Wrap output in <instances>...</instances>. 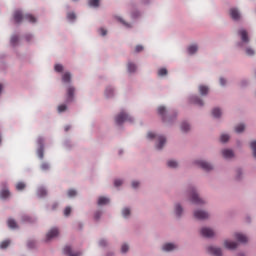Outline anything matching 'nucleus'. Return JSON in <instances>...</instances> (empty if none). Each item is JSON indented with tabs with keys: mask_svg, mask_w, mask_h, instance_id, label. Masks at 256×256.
Masks as SVG:
<instances>
[{
	"mask_svg": "<svg viewBox=\"0 0 256 256\" xmlns=\"http://www.w3.org/2000/svg\"><path fill=\"white\" fill-rule=\"evenodd\" d=\"M13 19L16 24H21L23 21H28L29 23H35L37 21V19L33 15H24L20 10H16L14 12Z\"/></svg>",
	"mask_w": 256,
	"mask_h": 256,
	"instance_id": "obj_1",
	"label": "nucleus"
},
{
	"mask_svg": "<svg viewBox=\"0 0 256 256\" xmlns=\"http://www.w3.org/2000/svg\"><path fill=\"white\" fill-rule=\"evenodd\" d=\"M147 138H149V139L157 138L159 143L156 144V149H158V150H162L164 145L167 142V139L164 136H157L155 133H152V132H149L147 134Z\"/></svg>",
	"mask_w": 256,
	"mask_h": 256,
	"instance_id": "obj_2",
	"label": "nucleus"
},
{
	"mask_svg": "<svg viewBox=\"0 0 256 256\" xmlns=\"http://www.w3.org/2000/svg\"><path fill=\"white\" fill-rule=\"evenodd\" d=\"M125 121L133 122V118L124 112L120 113L115 118V122L117 125H122Z\"/></svg>",
	"mask_w": 256,
	"mask_h": 256,
	"instance_id": "obj_3",
	"label": "nucleus"
},
{
	"mask_svg": "<svg viewBox=\"0 0 256 256\" xmlns=\"http://www.w3.org/2000/svg\"><path fill=\"white\" fill-rule=\"evenodd\" d=\"M60 234L58 228H52L47 234H46V241H50L56 237H58Z\"/></svg>",
	"mask_w": 256,
	"mask_h": 256,
	"instance_id": "obj_4",
	"label": "nucleus"
},
{
	"mask_svg": "<svg viewBox=\"0 0 256 256\" xmlns=\"http://www.w3.org/2000/svg\"><path fill=\"white\" fill-rule=\"evenodd\" d=\"M191 201L195 204H204L205 201L202 200L199 195L196 193L195 189L191 191Z\"/></svg>",
	"mask_w": 256,
	"mask_h": 256,
	"instance_id": "obj_5",
	"label": "nucleus"
},
{
	"mask_svg": "<svg viewBox=\"0 0 256 256\" xmlns=\"http://www.w3.org/2000/svg\"><path fill=\"white\" fill-rule=\"evenodd\" d=\"M194 217L198 220H205L209 218V214L202 210H197L194 212Z\"/></svg>",
	"mask_w": 256,
	"mask_h": 256,
	"instance_id": "obj_6",
	"label": "nucleus"
},
{
	"mask_svg": "<svg viewBox=\"0 0 256 256\" xmlns=\"http://www.w3.org/2000/svg\"><path fill=\"white\" fill-rule=\"evenodd\" d=\"M75 91H76V89L73 86H70V87L67 88L66 102L69 103V102L73 101L74 95H75Z\"/></svg>",
	"mask_w": 256,
	"mask_h": 256,
	"instance_id": "obj_7",
	"label": "nucleus"
},
{
	"mask_svg": "<svg viewBox=\"0 0 256 256\" xmlns=\"http://www.w3.org/2000/svg\"><path fill=\"white\" fill-rule=\"evenodd\" d=\"M201 235L206 238H211L215 236V232L211 228H202L201 229Z\"/></svg>",
	"mask_w": 256,
	"mask_h": 256,
	"instance_id": "obj_8",
	"label": "nucleus"
},
{
	"mask_svg": "<svg viewBox=\"0 0 256 256\" xmlns=\"http://www.w3.org/2000/svg\"><path fill=\"white\" fill-rule=\"evenodd\" d=\"M238 35L240 36L243 43H249V34L245 29H240L238 31Z\"/></svg>",
	"mask_w": 256,
	"mask_h": 256,
	"instance_id": "obj_9",
	"label": "nucleus"
},
{
	"mask_svg": "<svg viewBox=\"0 0 256 256\" xmlns=\"http://www.w3.org/2000/svg\"><path fill=\"white\" fill-rule=\"evenodd\" d=\"M230 17L234 21H239V20H241V13H239V10L232 8V9H230Z\"/></svg>",
	"mask_w": 256,
	"mask_h": 256,
	"instance_id": "obj_10",
	"label": "nucleus"
},
{
	"mask_svg": "<svg viewBox=\"0 0 256 256\" xmlns=\"http://www.w3.org/2000/svg\"><path fill=\"white\" fill-rule=\"evenodd\" d=\"M207 252L211 255L214 256H221V248H217V247H213V246H209L207 248Z\"/></svg>",
	"mask_w": 256,
	"mask_h": 256,
	"instance_id": "obj_11",
	"label": "nucleus"
},
{
	"mask_svg": "<svg viewBox=\"0 0 256 256\" xmlns=\"http://www.w3.org/2000/svg\"><path fill=\"white\" fill-rule=\"evenodd\" d=\"M196 164L199 165L202 169H204L205 171H211L213 169L212 165L205 162V161H196Z\"/></svg>",
	"mask_w": 256,
	"mask_h": 256,
	"instance_id": "obj_12",
	"label": "nucleus"
},
{
	"mask_svg": "<svg viewBox=\"0 0 256 256\" xmlns=\"http://www.w3.org/2000/svg\"><path fill=\"white\" fill-rule=\"evenodd\" d=\"M63 253L65 255H68V256H81L82 255V253H80V252L72 253V247L71 246L64 247Z\"/></svg>",
	"mask_w": 256,
	"mask_h": 256,
	"instance_id": "obj_13",
	"label": "nucleus"
},
{
	"mask_svg": "<svg viewBox=\"0 0 256 256\" xmlns=\"http://www.w3.org/2000/svg\"><path fill=\"white\" fill-rule=\"evenodd\" d=\"M0 197H1L2 199H8V198H10V197H11V192H10V190H9L8 188H6V187L2 188L1 191H0Z\"/></svg>",
	"mask_w": 256,
	"mask_h": 256,
	"instance_id": "obj_14",
	"label": "nucleus"
},
{
	"mask_svg": "<svg viewBox=\"0 0 256 256\" xmlns=\"http://www.w3.org/2000/svg\"><path fill=\"white\" fill-rule=\"evenodd\" d=\"M237 243L236 242H233V241H229V240H226L224 242V246L225 248L229 249V250H234L236 247H237Z\"/></svg>",
	"mask_w": 256,
	"mask_h": 256,
	"instance_id": "obj_15",
	"label": "nucleus"
},
{
	"mask_svg": "<svg viewBox=\"0 0 256 256\" xmlns=\"http://www.w3.org/2000/svg\"><path fill=\"white\" fill-rule=\"evenodd\" d=\"M222 155L226 159H231L234 156L233 150L225 149V150L222 151Z\"/></svg>",
	"mask_w": 256,
	"mask_h": 256,
	"instance_id": "obj_16",
	"label": "nucleus"
},
{
	"mask_svg": "<svg viewBox=\"0 0 256 256\" xmlns=\"http://www.w3.org/2000/svg\"><path fill=\"white\" fill-rule=\"evenodd\" d=\"M190 101L195 105L204 106V102L199 97L193 96L191 97Z\"/></svg>",
	"mask_w": 256,
	"mask_h": 256,
	"instance_id": "obj_17",
	"label": "nucleus"
},
{
	"mask_svg": "<svg viewBox=\"0 0 256 256\" xmlns=\"http://www.w3.org/2000/svg\"><path fill=\"white\" fill-rule=\"evenodd\" d=\"M235 238L240 242V243H246L247 242V236L241 234V233H236Z\"/></svg>",
	"mask_w": 256,
	"mask_h": 256,
	"instance_id": "obj_18",
	"label": "nucleus"
},
{
	"mask_svg": "<svg viewBox=\"0 0 256 256\" xmlns=\"http://www.w3.org/2000/svg\"><path fill=\"white\" fill-rule=\"evenodd\" d=\"M176 248H177V246L175 244H173V243H167V244L163 245V247H162V249L164 251H173Z\"/></svg>",
	"mask_w": 256,
	"mask_h": 256,
	"instance_id": "obj_19",
	"label": "nucleus"
},
{
	"mask_svg": "<svg viewBox=\"0 0 256 256\" xmlns=\"http://www.w3.org/2000/svg\"><path fill=\"white\" fill-rule=\"evenodd\" d=\"M110 203V199L106 198V197H99L98 199V205L102 206V205H107Z\"/></svg>",
	"mask_w": 256,
	"mask_h": 256,
	"instance_id": "obj_20",
	"label": "nucleus"
},
{
	"mask_svg": "<svg viewBox=\"0 0 256 256\" xmlns=\"http://www.w3.org/2000/svg\"><path fill=\"white\" fill-rule=\"evenodd\" d=\"M72 79V75L69 72H66L63 76H62V81L64 83H70Z\"/></svg>",
	"mask_w": 256,
	"mask_h": 256,
	"instance_id": "obj_21",
	"label": "nucleus"
},
{
	"mask_svg": "<svg viewBox=\"0 0 256 256\" xmlns=\"http://www.w3.org/2000/svg\"><path fill=\"white\" fill-rule=\"evenodd\" d=\"M7 224H8V227L11 229L18 228V224L14 219H8Z\"/></svg>",
	"mask_w": 256,
	"mask_h": 256,
	"instance_id": "obj_22",
	"label": "nucleus"
},
{
	"mask_svg": "<svg viewBox=\"0 0 256 256\" xmlns=\"http://www.w3.org/2000/svg\"><path fill=\"white\" fill-rule=\"evenodd\" d=\"M199 92L202 96H205L209 93V88L207 86H199Z\"/></svg>",
	"mask_w": 256,
	"mask_h": 256,
	"instance_id": "obj_23",
	"label": "nucleus"
},
{
	"mask_svg": "<svg viewBox=\"0 0 256 256\" xmlns=\"http://www.w3.org/2000/svg\"><path fill=\"white\" fill-rule=\"evenodd\" d=\"M167 110L164 106H160L158 108V114L161 115L163 121H165V114H166Z\"/></svg>",
	"mask_w": 256,
	"mask_h": 256,
	"instance_id": "obj_24",
	"label": "nucleus"
},
{
	"mask_svg": "<svg viewBox=\"0 0 256 256\" xmlns=\"http://www.w3.org/2000/svg\"><path fill=\"white\" fill-rule=\"evenodd\" d=\"M197 52H198V46L197 45H191L190 47H188V53L190 55H193Z\"/></svg>",
	"mask_w": 256,
	"mask_h": 256,
	"instance_id": "obj_25",
	"label": "nucleus"
},
{
	"mask_svg": "<svg viewBox=\"0 0 256 256\" xmlns=\"http://www.w3.org/2000/svg\"><path fill=\"white\" fill-rule=\"evenodd\" d=\"M182 213H183L182 206L181 205H176L175 206V214H176V216L177 217H181Z\"/></svg>",
	"mask_w": 256,
	"mask_h": 256,
	"instance_id": "obj_26",
	"label": "nucleus"
},
{
	"mask_svg": "<svg viewBox=\"0 0 256 256\" xmlns=\"http://www.w3.org/2000/svg\"><path fill=\"white\" fill-rule=\"evenodd\" d=\"M127 69L129 73H133V72H136L137 66L133 63H128Z\"/></svg>",
	"mask_w": 256,
	"mask_h": 256,
	"instance_id": "obj_27",
	"label": "nucleus"
},
{
	"mask_svg": "<svg viewBox=\"0 0 256 256\" xmlns=\"http://www.w3.org/2000/svg\"><path fill=\"white\" fill-rule=\"evenodd\" d=\"M89 6L91 7H99L100 6V0H89L88 1Z\"/></svg>",
	"mask_w": 256,
	"mask_h": 256,
	"instance_id": "obj_28",
	"label": "nucleus"
},
{
	"mask_svg": "<svg viewBox=\"0 0 256 256\" xmlns=\"http://www.w3.org/2000/svg\"><path fill=\"white\" fill-rule=\"evenodd\" d=\"M212 116L214 118H219L221 117V110L219 108H215L212 110Z\"/></svg>",
	"mask_w": 256,
	"mask_h": 256,
	"instance_id": "obj_29",
	"label": "nucleus"
},
{
	"mask_svg": "<svg viewBox=\"0 0 256 256\" xmlns=\"http://www.w3.org/2000/svg\"><path fill=\"white\" fill-rule=\"evenodd\" d=\"M190 129H191V127H190V125L187 122H183L181 124V130L183 132H188V131H190Z\"/></svg>",
	"mask_w": 256,
	"mask_h": 256,
	"instance_id": "obj_30",
	"label": "nucleus"
},
{
	"mask_svg": "<svg viewBox=\"0 0 256 256\" xmlns=\"http://www.w3.org/2000/svg\"><path fill=\"white\" fill-rule=\"evenodd\" d=\"M37 195L39 197H45V196H47V190L44 188H39L37 191Z\"/></svg>",
	"mask_w": 256,
	"mask_h": 256,
	"instance_id": "obj_31",
	"label": "nucleus"
},
{
	"mask_svg": "<svg viewBox=\"0 0 256 256\" xmlns=\"http://www.w3.org/2000/svg\"><path fill=\"white\" fill-rule=\"evenodd\" d=\"M167 166H168L169 168H177V167H178V162H176V161H174V160H169V161L167 162Z\"/></svg>",
	"mask_w": 256,
	"mask_h": 256,
	"instance_id": "obj_32",
	"label": "nucleus"
},
{
	"mask_svg": "<svg viewBox=\"0 0 256 256\" xmlns=\"http://www.w3.org/2000/svg\"><path fill=\"white\" fill-rule=\"evenodd\" d=\"M235 131H236L237 133H242V132H244V131H245V125H243V124L237 125V126L235 127Z\"/></svg>",
	"mask_w": 256,
	"mask_h": 256,
	"instance_id": "obj_33",
	"label": "nucleus"
},
{
	"mask_svg": "<svg viewBox=\"0 0 256 256\" xmlns=\"http://www.w3.org/2000/svg\"><path fill=\"white\" fill-rule=\"evenodd\" d=\"M168 75V70L166 68H161L159 71H158V76L160 77H164Z\"/></svg>",
	"mask_w": 256,
	"mask_h": 256,
	"instance_id": "obj_34",
	"label": "nucleus"
},
{
	"mask_svg": "<svg viewBox=\"0 0 256 256\" xmlns=\"http://www.w3.org/2000/svg\"><path fill=\"white\" fill-rule=\"evenodd\" d=\"M26 188V184L23 182H19L18 184H16V190L18 191H22Z\"/></svg>",
	"mask_w": 256,
	"mask_h": 256,
	"instance_id": "obj_35",
	"label": "nucleus"
},
{
	"mask_svg": "<svg viewBox=\"0 0 256 256\" xmlns=\"http://www.w3.org/2000/svg\"><path fill=\"white\" fill-rule=\"evenodd\" d=\"M122 215L124 218H128L131 215V210L128 208H125L122 210Z\"/></svg>",
	"mask_w": 256,
	"mask_h": 256,
	"instance_id": "obj_36",
	"label": "nucleus"
},
{
	"mask_svg": "<svg viewBox=\"0 0 256 256\" xmlns=\"http://www.w3.org/2000/svg\"><path fill=\"white\" fill-rule=\"evenodd\" d=\"M113 92H114L113 88L108 87V88L106 89V91H105V94H106V96L109 98V97H112V96H113Z\"/></svg>",
	"mask_w": 256,
	"mask_h": 256,
	"instance_id": "obj_37",
	"label": "nucleus"
},
{
	"mask_svg": "<svg viewBox=\"0 0 256 256\" xmlns=\"http://www.w3.org/2000/svg\"><path fill=\"white\" fill-rule=\"evenodd\" d=\"M10 245V241L9 240H5L0 244V248L1 249H6L8 246Z\"/></svg>",
	"mask_w": 256,
	"mask_h": 256,
	"instance_id": "obj_38",
	"label": "nucleus"
},
{
	"mask_svg": "<svg viewBox=\"0 0 256 256\" xmlns=\"http://www.w3.org/2000/svg\"><path fill=\"white\" fill-rule=\"evenodd\" d=\"M220 141H221L222 143H226L227 141H229V135H227V134L221 135Z\"/></svg>",
	"mask_w": 256,
	"mask_h": 256,
	"instance_id": "obj_39",
	"label": "nucleus"
},
{
	"mask_svg": "<svg viewBox=\"0 0 256 256\" xmlns=\"http://www.w3.org/2000/svg\"><path fill=\"white\" fill-rule=\"evenodd\" d=\"M54 69L56 72L61 73V72H63L64 67L60 64H57V65H55Z\"/></svg>",
	"mask_w": 256,
	"mask_h": 256,
	"instance_id": "obj_40",
	"label": "nucleus"
},
{
	"mask_svg": "<svg viewBox=\"0 0 256 256\" xmlns=\"http://www.w3.org/2000/svg\"><path fill=\"white\" fill-rule=\"evenodd\" d=\"M18 41H19V37L18 36H12L11 37L10 42H11L12 45H16L18 43Z\"/></svg>",
	"mask_w": 256,
	"mask_h": 256,
	"instance_id": "obj_41",
	"label": "nucleus"
},
{
	"mask_svg": "<svg viewBox=\"0 0 256 256\" xmlns=\"http://www.w3.org/2000/svg\"><path fill=\"white\" fill-rule=\"evenodd\" d=\"M50 169V165L48 163H42L41 164V170L47 171Z\"/></svg>",
	"mask_w": 256,
	"mask_h": 256,
	"instance_id": "obj_42",
	"label": "nucleus"
},
{
	"mask_svg": "<svg viewBox=\"0 0 256 256\" xmlns=\"http://www.w3.org/2000/svg\"><path fill=\"white\" fill-rule=\"evenodd\" d=\"M72 212V208L71 207H66L64 210V216L68 217Z\"/></svg>",
	"mask_w": 256,
	"mask_h": 256,
	"instance_id": "obj_43",
	"label": "nucleus"
},
{
	"mask_svg": "<svg viewBox=\"0 0 256 256\" xmlns=\"http://www.w3.org/2000/svg\"><path fill=\"white\" fill-rule=\"evenodd\" d=\"M37 155L40 159H43L44 158V149L43 148H40L38 151H37Z\"/></svg>",
	"mask_w": 256,
	"mask_h": 256,
	"instance_id": "obj_44",
	"label": "nucleus"
},
{
	"mask_svg": "<svg viewBox=\"0 0 256 256\" xmlns=\"http://www.w3.org/2000/svg\"><path fill=\"white\" fill-rule=\"evenodd\" d=\"M57 110H58L59 113L65 112L67 110V106L66 105H60V106H58Z\"/></svg>",
	"mask_w": 256,
	"mask_h": 256,
	"instance_id": "obj_45",
	"label": "nucleus"
},
{
	"mask_svg": "<svg viewBox=\"0 0 256 256\" xmlns=\"http://www.w3.org/2000/svg\"><path fill=\"white\" fill-rule=\"evenodd\" d=\"M67 194H68V197L72 198V197H75L77 195V191L76 190H69Z\"/></svg>",
	"mask_w": 256,
	"mask_h": 256,
	"instance_id": "obj_46",
	"label": "nucleus"
},
{
	"mask_svg": "<svg viewBox=\"0 0 256 256\" xmlns=\"http://www.w3.org/2000/svg\"><path fill=\"white\" fill-rule=\"evenodd\" d=\"M128 250H129V246L127 244L122 245V247H121L122 253H126V252H128Z\"/></svg>",
	"mask_w": 256,
	"mask_h": 256,
	"instance_id": "obj_47",
	"label": "nucleus"
},
{
	"mask_svg": "<svg viewBox=\"0 0 256 256\" xmlns=\"http://www.w3.org/2000/svg\"><path fill=\"white\" fill-rule=\"evenodd\" d=\"M68 20L73 21L76 19V15L74 13H69L67 15Z\"/></svg>",
	"mask_w": 256,
	"mask_h": 256,
	"instance_id": "obj_48",
	"label": "nucleus"
},
{
	"mask_svg": "<svg viewBox=\"0 0 256 256\" xmlns=\"http://www.w3.org/2000/svg\"><path fill=\"white\" fill-rule=\"evenodd\" d=\"M143 50H144V47L141 46V45L135 47V52H136V53H140V52H142Z\"/></svg>",
	"mask_w": 256,
	"mask_h": 256,
	"instance_id": "obj_49",
	"label": "nucleus"
},
{
	"mask_svg": "<svg viewBox=\"0 0 256 256\" xmlns=\"http://www.w3.org/2000/svg\"><path fill=\"white\" fill-rule=\"evenodd\" d=\"M101 216H102V212H101V211H97V212L95 213V215H94V218H95L96 220H99V219L101 218Z\"/></svg>",
	"mask_w": 256,
	"mask_h": 256,
	"instance_id": "obj_50",
	"label": "nucleus"
},
{
	"mask_svg": "<svg viewBox=\"0 0 256 256\" xmlns=\"http://www.w3.org/2000/svg\"><path fill=\"white\" fill-rule=\"evenodd\" d=\"M122 184H123L122 180H115L114 181V186H116V187H120Z\"/></svg>",
	"mask_w": 256,
	"mask_h": 256,
	"instance_id": "obj_51",
	"label": "nucleus"
},
{
	"mask_svg": "<svg viewBox=\"0 0 256 256\" xmlns=\"http://www.w3.org/2000/svg\"><path fill=\"white\" fill-rule=\"evenodd\" d=\"M139 186H140V183H139L138 181H133V182H132V187H133L134 189L138 188Z\"/></svg>",
	"mask_w": 256,
	"mask_h": 256,
	"instance_id": "obj_52",
	"label": "nucleus"
},
{
	"mask_svg": "<svg viewBox=\"0 0 256 256\" xmlns=\"http://www.w3.org/2000/svg\"><path fill=\"white\" fill-rule=\"evenodd\" d=\"M246 55H248V56L253 55V49H251V48L246 49Z\"/></svg>",
	"mask_w": 256,
	"mask_h": 256,
	"instance_id": "obj_53",
	"label": "nucleus"
},
{
	"mask_svg": "<svg viewBox=\"0 0 256 256\" xmlns=\"http://www.w3.org/2000/svg\"><path fill=\"white\" fill-rule=\"evenodd\" d=\"M27 246H28L29 248H34V247H35V242H34V241H29L28 244H27Z\"/></svg>",
	"mask_w": 256,
	"mask_h": 256,
	"instance_id": "obj_54",
	"label": "nucleus"
},
{
	"mask_svg": "<svg viewBox=\"0 0 256 256\" xmlns=\"http://www.w3.org/2000/svg\"><path fill=\"white\" fill-rule=\"evenodd\" d=\"M99 32H100L101 36H106L107 35V30H105L103 28L100 29Z\"/></svg>",
	"mask_w": 256,
	"mask_h": 256,
	"instance_id": "obj_55",
	"label": "nucleus"
},
{
	"mask_svg": "<svg viewBox=\"0 0 256 256\" xmlns=\"http://www.w3.org/2000/svg\"><path fill=\"white\" fill-rule=\"evenodd\" d=\"M123 25H125L127 28H130L131 25L123 21L121 18L118 19Z\"/></svg>",
	"mask_w": 256,
	"mask_h": 256,
	"instance_id": "obj_56",
	"label": "nucleus"
},
{
	"mask_svg": "<svg viewBox=\"0 0 256 256\" xmlns=\"http://www.w3.org/2000/svg\"><path fill=\"white\" fill-rule=\"evenodd\" d=\"M99 244H100V246L104 247V246L107 245V241H105V240H100Z\"/></svg>",
	"mask_w": 256,
	"mask_h": 256,
	"instance_id": "obj_57",
	"label": "nucleus"
},
{
	"mask_svg": "<svg viewBox=\"0 0 256 256\" xmlns=\"http://www.w3.org/2000/svg\"><path fill=\"white\" fill-rule=\"evenodd\" d=\"M226 83H227V81H226L225 79L220 78V84H221L222 86H225Z\"/></svg>",
	"mask_w": 256,
	"mask_h": 256,
	"instance_id": "obj_58",
	"label": "nucleus"
},
{
	"mask_svg": "<svg viewBox=\"0 0 256 256\" xmlns=\"http://www.w3.org/2000/svg\"><path fill=\"white\" fill-rule=\"evenodd\" d=\"M44 142L43 138H38V144L42 145Z\"/></svg>",
	"mask_w": 256,
	"mask_h": 256,
	"instance_id": "obj_59",
	"label": "nucleus"
},
{
	"mask_svg": "<svg viewBox=\"0 0 256 256\" xmlns=\"http://www.w3.org/2000/svg\"><path fill=\"white\" fill-rule=\"evenodd\" d=\"M70 129H71V126H66V127L64 128L65 132H68Z\"/></svg>",
	"mask_w": 256,
	"mask_h": 256,
	"instance_id": "obj_60",
	"label": "nucleus"
},
{
	"mask_svg": "<svg viewBox=\"0 0 256 256\" xmlns=\"http://www.w3.org/2000/svg\"><path fill=\"white\" fill-rule=\"evenodd\" d=\"M31 38H32L31 36H26L27 41H30Z\"/></svg>",
	"mask_w": 256,
	"mask_h": 256,
	"instance_id": "obj_61",
	"label": "nucleus"
},
{
	"mask_svg": "<svg viewBox=\"0 0 256 256\" xmlns=\"http://www.w3.org/2000/svg\"><path fill=\"white\" fill-rule=\"evenodd\" d=\"M3 85L0 84V93H2Z\"/></svg>",
	"mask_w": 256,
	"mask_h": 256,
	"instance_id": "obj_62",
	"label": "nucleus"
},
{
	"mask_svg": "<svg viewBox=\"0 0 256 256\" xmlns=\"http://www.w3.org/2000/svg\"><path fill=\"white\" fill-rule=\"evenodd\" d=\"M26 221H29L30 220V218L29 217H26V219H25Z\"/></svg>",
	"mask_w": 256,
	"mask_h": 256,
	"instance_id": "obj_63",
	"label": "nucleus"
},
{
	"mask_svg": "<svg viewBox=\"0 0 256 256\" xmlns=\"http://www.w3.org/2000/svg\"><path fill=\"white\" fill-rule=\"evenodd\" d=\"M250 147L253 148V143L252 142L250 143Z\"/></svg>",
	"mask_w": 256,
	"mask_h": 256,
	"instance_id": "obj_64",
	"label": "nucleus"
}]
</instances>
